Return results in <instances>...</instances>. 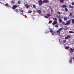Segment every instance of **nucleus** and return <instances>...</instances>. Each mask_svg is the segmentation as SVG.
Instances as JSON below:
<instances>
[{
    "label": "nucleus",
    "instance_id": "1",
    "mask_svg": "<svg viewBox=\"0 0 74 74\" xmlns=\"http://www.w3.org/2000/svg\"><path fill=\"white\" fill-rule=\"evenodd\" d=\"M71 20H69V21H67V23H66L65 24V25H68L70 23V22H71Z\"/></svg>",
    "mask_w": 74,
    "mask_h": 74
},
{
    "label": "nucleus",
    "instance_id": "2",
    "mask_svg": "<svg viewBox=\"0 0 74 74\" xmlns=\"http://www.w3.org/2000/svg\"><path fill=\"white\" fill-rule=\"evenodd\" d=\"M21 10H20V11L21 12V15H23V10H22V9H21Z\"/></svg>",
    "mask_w": 74,
    "mask_h": 74
},
{
    "label": "nucleus",
    "instance_id": "3",
    "mask_svg": "<svg viewBox=\"0 0 74 74\" xmlns=\"http://www.w3.org/2000/svg\"><path fill=\"white\" fill-rule=\"evenodd\" d=\"M17 7V6H16V5H14L12 6V9H13V10H14V9L16 8Z\"/></svg>",
    "mask_w": 74,
    "mask_h": 74
},
{
    "label": "nucleus",
    "instance_id": "4",
    "mask_svg": "<svg viewBox=\"0 0 74 74\" xmlns=\"http://www.w3.org/2000/svg\"><path fill=\"white\" fill-rule=\"evenodd\" d=\"M56 17L58 19H60L61 18V16H60V15H57L56 16Z\"/></svg>",
    "mask_w": 74,
    "mask_h": 74
},
{
    "label": "nucleus",
    "instance_id": "5",
    "mask_svg": "<svg viewBox=\"0 0 74 74\" xmlns=\"http://www.w3.org/2000/svg\"><path fill=\"white\" fill-rule=\"evenodd\" d=\"M57 23V21H54L52 23V24L53 25H56Z\"/></svg>",
    "mask_w": 74,
    "mask_h": 74
},
{
    "label": "nucleus",
    "instance_id": "6",
    "mask_svg": "<svg viewBox=\"0 0 74 74\" xmlns=\"http://www.w3.org/2000/svg\"><path fill=\"white\" fill-rule=\"evenodd\" d=\"M37 12H38V14H41V10H37Z\"/></svg>",
    "mask_w": 74,
    "mask_h": 74
},
{
    "label": "nucleus",
    "instance_id": "7",
    "mask_svg": "<svg viewBox=\"0 0 74 74\" xmlns=\"http://www.w3.org/2000/svg\"><path fill=\"white\" fill-rule=\"evenodd\" d=\"M25 7H26V8H29V5H28L27 4H25Z\"/></svg>",
    "mask_w": 74,
    "mask_h": 74
},
{
    "label": "nucleus",
    "instance_id": "8",
    "mask_svg": "<svg viewBox=\"0 0 74 74\" xmlns=\"http://www.w3.org/2000/svg\"><path fill=\"white\" fill-rule=\"evenodd\" d=\"M53 21H58V19H57L56 18L53 17Z\"/></svg>",
    "mask_w": 74,
    "mask_h": 74
},
{
    "label": "nucleus",
    "instance_id": "9",
    "mask_svg": "<svg viewBox=\"0 0 74 74\" xmlns=\"http://www.w3.org/2000/svg\"><path fill=\"white\" fill-rule=\"evenodd\" d=\"M69 8H74V6H71V5H69Z\"/></svg>",
    "mask_w": 74,
    "mask_h": 74
},
{
    "label": "nucleus",
    "instance_id": "10",
    "mask_svg": "<svg viewBox=\"0 0 74 74\" xmlns=\"http://www.w3.org/2000/svg\"><path fill=\"white\" fill-rule=\"evenodd\" d=\"M62 7L63 8H66L67 7V5H63L62 6Z\"/></svg>",
    "mask_w": 74,
    "mask_h": 74
},
{
    "label": "nucleus",
    "instance_id": "11",
    "mask_svg": "<svg viewBox=\"0 0 74 74\" xmlns=\"http://www.w3.org/2000/svg\"><path fill=\"white\" fill-rule=\"evenodd\" d=\"M51 16V15H50L49 14H48L47 16V18H49V17Z\"/></svg>",
    "mask_w": 74,
    "mask_h": 74
},
{
    "label": "nucleus",
    "instance_id": "12",
    "mask_svg": "<svg viewBox=\"0 0 74 74\" xmlns=\"http://www.w3.org/2000/svg\"><path fill=\"white\" fill-rule=\"evenodd\" d=\"M65 10L66 11V12H67L68 11V9L66 8H65Z\"/></svg>",
    "mask_w": 74,
    "mask_h": 74
},
{
    "label": "nucleus",
    "instance_id": "13",
    "mask_svg": "<svg viewBox=\"0 0 74 74\" xmlns=\"http://www.w3.org/2000/svg\"><path fill=\"white\" fill-rule=\"evenodd\" d=\"M57 32L58 34H60L61 32L59 30H58L57 31Z\"/></svg>",
    "mask_w": 74,
    "mask_h": 74
},
{
    "label": "nucleus",
    "instance_id": "14",
    "mask_svg": "<svg viewBox=\"0 0 74 74\" xmlns=\"http://www.w3.org/2000/svg\"><path fill=\"white\" fill-rule=\"evenodd\" d=\"M59 21L60 23H62V20L60 18L59 19Z\"/></svg>",
    "mask_w": 74,
    "mask_h": 74
},
{
    "label": "nucleus",
    "instance_id": "15",
    "mask_svg": "<svg viewBox=\"0 0 74 74\" xmlns=\"http://www.w3.org/2000/svg\"><path fill=\"white\" fill-rule=\"evenodd\" d=\"M72 59H71L69 62V63H73V62L72 61Z\"/></svg>",
    "mask_w": 74,
    "mask_h": 74
},
{
    "label": "nucleus",
    "instance_id": "16",
    "mask_svg": "<svg viewBox=\"0 0 74 74\" xmlns=\"http://www.w3.org/2000/svg\"><path fill=\"white\" fill-rule=\"evenodd\" d=\"M73 14V13L72 12H71L70 13L69 16H72V15Z\"/></svg>",
    "mask_w": 74,
    "mask_h": 74
},
{
    "label": "nucleus",
    "instance_id": "17",
    "mask_svg": "<svg viewBox=\"0 0 74 74\" xmlns=\"http://www.w3.org/2000/svg\"><path fill=\"white\" fill-rule=\"evenodd\" d=\"M47 3V0H45L43 1V2H42V3Z\"/></svg>",
    "mask_w": 74,
    "mask_h": 74
},
{
    "label": "nucleus",
    "instance_id": "18",
    "mask_svg": "<svg viewBox=\"0 0 74 74\" xmlns=\"http://www.w3.org/2000/svg\"><path fill=\"white\" fill-rule=\"evenodd\" d=\"M64 21H67V17H64Z\"/></svg>",
    "mask_w": 74,
    "mask_h": 74
},
{
    "label": "nucleus",
    "instance_id": "19",
    "mask_svg": "<svg viewBox=\"0 0 74 74\" xmlns=\"http://www.w3.org/2000/svg\"><path fill=\"white\" fill-rule=\"evenodd\" d=\"M14 11L16 12H17V13H18V12H19V11H18V10L16 9L15 10H14Z\"/></svg>",
    "mask_w": 74,
    "mask_h": 74
},
{
    "label": "nucleus",
    "instance_id": "20",
    "mask_svg": "<svg viewBox=\"0 0 74 74\" xmlns=\"http://www.w3.org/2000/svg\"><path fill=\"white\" fill-rule=\"evenodd\" d=\"M64 1V0H60V3H63Z\"/></svg>",
    "mask_w": 74,
    "mask_h": 74
},
{
    "label": "nucleus",
    "instance_id": "21",
    "mask_svg": "<svg viewBox=\"0 0 74 74\" xmlns=\"http://www.w3.org/2000/svg\"><path fill=\"white\" fill-rule=\"evenodd\" d=\"M5 6H7V7H9V5H8V3H6V4H5Z\"/></svg>",
    "mask_w": 74,
    "mask_h": 74
},
{
    "label": "nucleus",
    "instance_id": "22",
    "mask_svg": "<svg viewBox=\"0 0 74 74\" xmlns=\"http://www.w3.org/2000/svg\"><path fill=\"white\" fill-rule=\"evenodd\" d=\"M63 29V28L62 27V28L59 29V30H60V31H61Z\"/></svg>",
    "mask_w": 74,
    "mask_h": 74
},
{
    "label": "nucleus",
    "instance_id": "23",
    "mask_svg": "<svg viewBox=\"0 0 74 74\" xmlns=\"http://www.w3.org/2000/svg\"><path fill=\"white\" fill-rule=\"evenodd\" d=\"M67 37H68V38H71V36H70V35H67Z\"/></svg>",
    "mask_w": 74,
    "mask_h": 74
},
{
    "label": "nucleus",
    "instance_id": "24",
    "mask_svg": "<svg viewBox=\"0 0 74 74\" xmlns=\"http://www.w3.org/2000/svg\"><path fill=\"white\" fill-rule=\"evenodd\" d=\"M69 33H74V32L72 31H69Z\"/></svg>",
    "mask_w": 74,
    "mask_h": 74
},
{
    "label": "nucleus",
    "instance_id": "25",
    "mask_svg": "<svg viewBox=\"0 0 74 74\" xmlns=\"http://www.w3.org/2000/svg\"><path fill=\"white\" fill-rule=\"evenodd\" d=\"M72 23H74V19H72Z\"/></svg>",
    "mask_w": 74,
    "mask_h": 74
},
{
    "label": "nucleus",
    "instance_id": "26",
    "mask_svg": "<svg viewBox=\"0 0 74 74\" xmlns=\"http://www.w3.org/2000/svg\"><path fill=\"white\" fill-rule=\"evenodd\" d=\"M70 50H71V51H72V52H74V50H73V48H70Z\"/></svg>",
    "mask_w": 74,
    "mask_h": 74
},
{
    "label": "nucleus",
    "instance_id": "27",
    "mask_svg": "<svg viewBox=\"0 0 74 74\" xmlns=\"http://www.w3.org/2000/svg\"><path fill=\"white\" fill-rule=\"evenodd\" d=\"M42 0H40L39 1H38V3H42Z\"/></svg>",
    "mask_w": 74,
    "mask_h": 74
},
{
    "label": "nucleus",
    "instance_id": "28",
    "mask_svg": "<svg viewBox=\"0 0 74 74\" xmlns=\"http://www.w3.org/2000/svg\"><path fill=\"white\" fill-rule=\"evenodd\" d=\"M69 48H70V47L68 46V47H66V49H68Z\"/></svg>",
    "mask_w": 74,
    "mask_h": 74
},
{
    "label": "nucleus",
    "instance_id": "29",
    "mask_svg": "<svg viewBox=\"0 0 74 74\" xmlns=\"http://www.w3.org/2000/svg\"><path fill=\"white\" fill-rule=\"evenodd\" d=\"M57 14H58L59 15H60V12L58 11L57 12Z\"/></svg>",
    "mask_w": 74,
    "mask_h": 74
},
{
    "label": "nucleus",
    "instance_id": "30",
    "mask_svg": "<svg viewBox=\"0 0 74 74\" xmlns=\"http://www.w3.org/2000/svg\"><path fill=\"white\" fill-rule=\"evenodd\" d=\"M59 26L58 25H55V27H58Z\"/></svg>",
    "mask_w": 74,
    "mask_h": 74
},
{
    "label": "nucleus",
    "instance_id": "31",
    "mask_svg": "<svg viewBox=\"0 0 74 74\" xmlns=\"http://www.w3.org/2000/svg\"><path fill=\"white\" fill-rule=\"evenodd\" d=\"M52 21H49V23H52Z\"/></svg>",
    "mask_w": 74,
    "mask_h": 74
},
{
    "label": "nucleus",
    "instance_id": "32",
    "mask_svg": "<svg viewBox=\"0 0 74 74\" xmlns=\"http://www.w3.org/2000/svg\"><path fill=\"white\" fill-rule=\"evenodd\" d=\"M18 4H20V3H21V1H18Z\"/></svg>",
    "mask_w": 74,
    "mask_h": 74
},
{
    "label": "nucleus",
    "instance_id": "33",
    "mask_svg": "<svg viewBox=\"0 0 74 74\" xmlns=\"http://www.w3.org/2000/svg\"><path fill=\"white\" fill-rule=\"evenodd\" d=\"M33 8H36V5H33Z\"/></svg>",
    "mask_w": 74,
    "mask_h": 74
},
{
    "label": "nucleus",
    "instance_id": "34",
    "mask_svg": "<svg viewBox=\"0 0 74 74\" xmlns=\"http://www.w3.org/2000/svg\"><path fill=\"white\" fill-rule=\"evenodd\" d=\"M66 40H63V42H64H64H66Z\"/></svg>",
    "mask_w": 74,
    "mask_h": 74
},
{
    "label": "nucleus",
    "instance_id": "35",
    "mask_svg": "<svg viewBox=\"0 0 74 74\" xmlns=\"http://www.w3.org/2000/svg\"><path fill=\"white\" fill-rule=\"evenodd\" d=\"M42 3H39V5H40V6H41V5H42Z\"/></svg>",
    "mask_w": 74,
    "mask_h": 74
},
{
    "label": "nucleus",
    "instance_id": "36",
    "mask_svg": "<svg viewBox=\"0 0 74 74\" xmlns=\"http://www.w3.org/2000/svg\"><path fill=\"white\" fill-rule=\"evenodd\" d=\"M68 38H68V37H66L65 38V40H67V39H68Z\"/></svg>",
    "mask_w": 74,
    "mask_h": 74
},
{
    "label": "nucleus",
    "instance_id": "37",
    "mask_svg": "<svg viewBox=\"0 0 74 74\" xmlns=\"http://www.w3.org/2000/svg\"><path fill=\"white\" fill-rule=\"evenodd\" d=\"M11 2H12V4H14V3H15V2L14 1H12Z\"/></svg>",
    "mask_w": 74,
    "mask_h": 74
},
{
    "label": "nucleus",
    "instance_id": "38",
    "mask_svg": "<svg viewBox=\"0 0 74 74\" xmlns=\"http://www.w3.org/2000/svg\"><path fill=\"white\" fill-rule=\"evenodd\" d=\"M32 12V11L31 10H29V11H28L29 13H31Z\"/></svg>",
    "mask_w": 74,
    "mask_h": 74
},
{
    "label": "nucleus",
    "instance_id": "39",
    "mask_svg": "<svg viewBox=\"0 0 74 74\" xmlns=\"http://www.w3.org/2000/svg\"><path fill=\"white\" fill-rule=\"evenodd\" d=\"M62 23H63V24H65V25L66 24V23H64V21H62Z\"/></svg>",
    "mask_w": 74,
    "mask_h": 74
},
{
    "label": "nucleus",
    "instance_id": "40",
    "mask_svg": "<svg viewBox=\"0 0 74 74\" xmlns=\"http://www.w3.org/2000/svg\"><path fill=\"white\" fill-rule=\"evenodd\" d=\"M71 4L73 5H74V2H72Z\"/></svg>",
    "mask_w": 74,
    "mask_h": 74
},
{
    "label": "nucleus",
    "instance_id": "41",
    "mask_svg": "<svg viewBox=\"0 0 74 74\" xmlns=\"http://www.w3.org/2000/svg\"><path fill=\"white\" fill-rule=\"evenodd\" d=\"M51 13H52L53 12V10L52 9H51Z\"/></svg>",
    "mask_w": 74,
    "mask_h": 74
},
{
    "label": "nucleus",
    "instance_id": "42",
    "mask_svg": "<svg viewBox=\"0 0 74 74\" xmlns=\"http://www.w3.org/2000/svg\"><path fill=\"white\" fill-rule=\"evenodd\" d=\"M50 32H51V33L53 32V30H52V29H51Z\"/></svg>",
    "mask_w": 74,
    "mask_h": 74
},
{
    "label": "nucleus",
    "instance_id": "43",
    "mask_svg": "<svg viewBox=\"0 0 74 74\" xmlns=\"http://www.w3.org/2000/svg\"><path fill=\"white\" fill-rule=\"evenodd\" d=\"M49 2V1L48 0H47V3Z\"/></svg>",
    "mask_w": 74,
    "mask_h": 74
},
{
    "label": "nucleus",
    "instance_id": "44",
    "mask_svg": "<svg viewBox=\"0 0 74 74\" xmlns=\"http://www.w3.org/2000/svg\"><path fill=\"white\" fill-rule=\"evenodd\" d=\"M51 34L52 35H54V34H53V33L51 32Z\"/></svg>",
    "mask_w": 74,
    "mask_h": 74
},
{
    "label": "nucleus",
    "instance_id": "45",
    "mask_svg": "<svg viewBox=\"0 0 74 74\" xmlns=\"http://www.w3.org/2000/svg\"><path fill=\"white\" fill-rule=\"evenodd\" d=\"M44 17H45V18H47V16H45Z\"/></svg>",
    "mask_w": 74,
    "mask_h": 74
},
{
    "label": "nucleus",
    "instance_id": "46",
    "mask_svg": "<svg viewBox=\"0 0 74 74\" xmlns=\"http://www.w3.org/2000/svg\"><path fill=\"white\" fill-rule=\"evenodd\" d=\"M73 59H74V57H73Z\"/></svg>",
    "mask_w": 74,
    "mask_h": 74
},
{
    "label": "nucleus",
    "instance_id": "47",
    "mask_svg": "<svg viewBox=\"0 0 74 74\" xmlns=\"http://www.w3.org/2000/svg\"><path fill=\"white\" fill-rule=\"evenodd\" d=\"M73 50H74V48H73Z\"/></svg>",
    "mask_w": 74,
    "mask_h": 74
},
{
    "label": "nucleus",
    "instance_id": "48",
    "mask_svg": "<svg viewBox=\"0 0 74 74\" xmlns=\"http://www.w3.org/2000/svg\"><path fill=\"white\" fill-rule=\"evenodd\" d=\"M23 15V16H24V15Z\"/></svg>",
    "mask_w": 74,
    "mask_h": 74
}]
</instances>
